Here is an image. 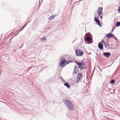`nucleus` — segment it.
<instances>
[{
    "instance_id": "obj_14",
    "label": "nucleus",
    "mask_w": 120,
    "mask_h": 120,
    "mask_svg": "<svg viewBox=\"0 0 120 120\" xmlns=\"http://www.w3.org/2000/svg\"><path fill=\"white\" fill-rule=\"evenodd\" d=\"M82 74L81 73H79L78 74L77 77L81 78L82 77Z\"/></svg>"
},
{
    "instance_id": "obj_11",
    "label": "nucleus",
    "mask_w": 120,
    "mask_h": 120,
    "mask_svg": "<svg viewBox=\"0 0 120 120\" xmlns=\"http://www.w3.org/2000/svg\"><path fill=\"white\" fill-rule=\"evenodd\" d=\"M55 17V16L54 15H52L48 18V20H50L52 19H53Z\"/></svg>"
},
{
    "instance_id": "obj_4",
    "label": "nucleus",
    "mask_w": 120,
    "mask_h": 120,
    "mask_svg": "<svg viewBox=\"0 0 120 120\" xmlns=\"http://www.w3.org/2000/svg\"><path fill=\"white\" fill-rule=\"evenodd\" d=\"M76 55L78 56H80L83 54V52L80 50H76L75 51Z\"/></svg>"
},
{
    "instance_id": "obj_16",
    "label": "nucleus",
    "mask_w": 120,
    "mask_h": 120,
    "mask_svg": "<svg viewBox=\"0 0 120 120\" xmlns=\"http://www.w3.org/2000/svg\"><path fill=\"white\" fill-rule=\"evenodd\" d=\"M41 39L43 41H46V39L45 36L43 37V38Z\"/></svg>"
},
{
    "instance_id": "obj_19",
    "label": "nucleus",
    "mask_w": 120,
    "mask_h": 120,
    "mask_svg": "<svg viewBox=\"0 0 120 120\" xmlns=\"http://www.w3.org/2000/svg\"><path fill=\"white\" fill-rule=\"evenodd\" d=\"M118 11L119 13H120V6L119 7Z\"/></svg>"
},
{
    "instance_id": "obj_24",
    "label": "nucleus",
    "mask_w": 120,
    "mask_h": 120,
    "mask_svg": "<svg viewBox=\"0 0 120 120\" xmlns=\"http://www.w3.org/2000/svg\"><path fill=\"white\" fill-rule=\"evenodd\" d=\"M97 14H96V16H97Z\"/></svg>"
},
{
    "instance_id": "obj_6",
    "label": "nucleus",
    "mask_w": 120,
    "mask_h": 120,
    "mask_svg": "<svg viewBox=\"0 0 120 120\" xmlns=\"http://www.w3.org/2000/svg\"><path fill=\"white\" fill-rule=\"evenodd\" d=\"M99 16H97V17H94V20L95 22L97 23L100 26H101V24L99 22V20L98 19Z\"/></svg>"
},
{
    "instance_id": "obj_12",
    "label": "nucleus",
    "mask_w": 120,
    "mask_h": 120,
    "mask_svg": "<svg viewBox=\"0 0 120 120\" xmlns=\"http://www.w3.org/2000/svg\"><path fill=\"white\" fill-rule=\"evenodd\" d=\"M64 85L66 86L68 88H70V86L69 84L68 83H65L64 84Z\"/></svg>"
},
{
    "instance_id": "obj_3",
    "label": "nucleus",
    "mask_w": 120,
    "mask_h": 120,
    "mask_svg": "<svg viewBox=\"0 0 120 120\" xmlns=\"http://www.w3.org/2000/svg\"><path fill=\"white\" fill-rule=\"evenodd\" d=\"M69 62H67L64 59L61 60L59 66L60 67H64L66 64H68Z\"/></svg>"
},
{
    "instance_id": "obj_5",
    "label": "nucleus",
    "mask_w": 120,
    "mask_h": 120,
    "mask_svg": "<svg viewBox=\"0 0 120 120\" xmlns=\"http://www.w3.org/2000/svg\"><path fill=\"white\" fill-rule=\"evenodd\" d=\"M102 8L101 7H99L98 8L97 10V13L98 15H102Z\"/></svg>"
},
{
    "instance_id": "obj_17",
    "label": "nucleus",
    "mask_w": 120,
    "mask_h": 120,
    "mask_svg": "<svg viewBox=\"0 0 120 120\" xmlns=\"http://www.w3.org/2000/svg\"><path fill=\"white\" fill-rule=\"evenodd\" d=\"M115 82V81L114 80H112L110 81V83L111 84H112L113 83H114Z\"/></svg>"
},
{
    "instance_id": "obj_1",
    "label": "nucleus",
    "mask_w": 120,
    "mask_h": 120,
    "mask_svg": "<svg viewBox=\"0 0 120 120\" xmlns=\"http://www.w3.org/2000/svg\"><path fill=\"white\" fill-rule=\"evenodd\" d=\"M66 106L70 110H73L74 109V106L73 104L70 101L66 99L63 100Z\"/></svg>"
},
{
    "instance_id": "obj_9",
    "label": "nucleus",
    "mask_w": 120,
    "mask_h": 120,
    "mask_svg": "<svg viewBox=\"0 0 120 120\" xmlns=\"http://www.w3.org/2000/svg\"><path fill=\"white\" fill-rule=\"evenodd\" d=\"M103 55L106 57H109L110 54L108 52H105L103 53Z\"/></svg>"
},
{
    "instance_id": "obj_22",
    "label": "nucleus",
    "mask_w": 120,
    "mask_h": 120,
    "mask_svg": "<svg viewBox=\"0 0 120 120\" xmlns=\"http://www.w3.org/2000/svg\"><path fill=\"white\" fill-rule=\"evenodd\" d=\"M114 36V38L116 40L117 39V38H116Z\"/></svg>"
},
{
    "instance_id": "obj_20",
    "label": "nucleus",
    "mask_w": 120,
    "mask_h": 120,
    "mask_svg": "<svg viewBox=\"0 0 120 120\" xmlns=\"http://www.w3.org/2000/svg\"><path fill=\"white\" fill-rule=\"evenodd\" d=\"M99 16H100L101 17V19H102V15H98Z\"/></svg>"
},
{
    "instance_id": "obj_18",
    "label": "nucleus",
    "mask_w": 120,
    "mask_h": 120,
    "mask_svg": "<svg viewBox=\"0 0 120 120\" xmlns=\"http://www.w3.org/2000/svg\"><path fill=\"white\" fill-rule=\"evenodd\" d=\"M80 78L77 77V78L76 79L77 82L79 81L80 80Z\"/></svg>"
},
{
    "instance_id": "obj_21",
    "label": "nucleus",
    "mask_w": 120,
    "mask_h": 120,
    "mask_svg": "<svg viewBox=\"0 0 120 120\" xmlns=\"http://www.w3.org/2000/svg\"><path fill=\"white\" fill-rule=\"evenodd\" d=\"M101 42V43H104V44H105V42H104V40H102V41Z\"/></svg>"
},
{
    "instance_id": "obj_15",
    "label": "nucleus",
    "mask_w": 120,
    "mask_h": 120,
    "mask_svg": "<svg viewBox=\"0 0 120 120\" xmlns=\"http://www.w3.org/2000/svg\"><path fill=\"white\" fill-rule=\"evenodd\" d=\"M120 26V22H117L116 23V26Z\"/></svg>"
},
{
    "instance_id": "obj_7",
    "label": "nucleus",
    "mask_w": 120,
    "mask_h": 120,
    "mask_svg": "<svg viewBox=\"0 0 120 120\" xmlns=\"http://www.w3.org/2000/svg\"><path fill=\"white\" fill-rule=\"evenodd\" d=\"M78 69L77 67L75 66L74 67V71L73 73V74L75 75L77 73L78 71Z\"/></svg>"
},
{
    "instance_id": "obj_8",
    "label": "nucleus",
    "mask_w": 120,
    "mask_h": 120,
    "mask_svg": "<svg viewBox=\"0 0 120 120\" xmlns=\"http://www.w3.org/2000/svg\"><path fill=\"white\" fill-rule=\"evenodd\" d=\"M105 36L107 38H109L112 37H114V34H112L111 33H110L106 35H105Z\"/></svg>"
},
{
    "instance_id": "obj_23",
    "label": "nucleus",
    "mask_w": 120,
    "mask_h": 120,
    "mask_svg": "<svg viewBox=\"0 0 120 120\" xmlns=\"http://www.w3.org/2000/svg\"><path fill=\"white\" fill-rule=\"evenodd\" d=\"M24 26H23V28H22V29H21V30H22L23 29V28H24Z\"/></svg>"
},
{
    "instance_id": "obj_2",
    "label": "nucleus",
    "mask_w": 120,
    "mask_h": 120,
    "mask_svg": "<svg viewBox=\"0 0 120 120\" xmlns=\"http://www.w3.org/2000/svg\"><path fill=\"white\" fill-rule=\"evenodd\" d=\"M76 63L77 64L79 68L81 69H84L86 68V64L84 62H76Z\"/></svg>"
},
{
    "instance_id": "obj_10",
    "label": "nucleus",
    "mask_w": 120,
    "mask_h": 120,
    "mask_svg": "<svg viewBox=\"0 0 120 120\" xmlns=\"http://www.w3.org/2000/svg\"><path fill=\"white\" fill-rule=\"evenodd\" d=\"M98 47L99 49H103V45L100 43H99L98 45Z\"/></svg>"
},
{
    "instance_id": "obj_13",
    "label": "nucleus",
    "mask_w": 120,
    "mask_h": 120,
    "mask_svg": "<svg viewBox=\"0 0 120 120\" xmlns=\"http://www.w3.org/2000/svg\"><path fill=\"white\" fill-rule=\"evenodd\" d=\"M85 39L86 40V41H90V38L89 37H87Z\"/></svg>"
}]
</instances>
